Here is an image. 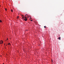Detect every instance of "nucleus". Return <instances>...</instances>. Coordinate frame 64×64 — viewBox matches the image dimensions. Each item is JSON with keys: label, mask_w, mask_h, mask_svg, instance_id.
Masks as SVG:
<instances>
[{"label": "nucleus", "mask_w": 64, "mask_h": 64, "mask_svg": "<svg viewBox=\"0 0 64 64\" xmlns=\"http://www.w3.org/2000/svg\"><path fill=\"white\" fill-rule=\"evenodd\" d=\"M3 42L2 40L0 41V44H3Z\"/></svg>", "instance_id": "f257e3e1"}, {"label": "nucleus", "mask_w": 64, "mask_h": 64, "mask_svg": "<svg viewBox=\"0 0 64 64\" xmlns=\"http://www.w3.org/2000/svg\"><path fill=\"white\" fill-rule=\"evenodd\" d=\"M5 10L6 11H7V9L6 8L5 9Z\"/></svg>", "instance_id": "1a4fd4ad"}, {"label": "nucleus", "mask_w": 64, "mask_h": 64, "mask_svg": "<svg viewBox=\"0 0 64 64\" xmlns=\"http://www.w3.org/2000/svg\"><path fill=\"white\" fill-rule=\"evenodd\" d=\"M22 17H24V16H23V15H22Z\"/></svg>", "instance_id": "9b49d317"}, {"label": "nucleus", "mask_w": 64, "mask_h": 64, "mask_svg": "<svg viewBox=\"0 0 64 64\" xmlns=\"http://www.w3.org/2000/svg\"><path fill=\"white\" fill-rule=\"evenodd\" d=\"M22 19H24V17H22Z\"/></svg>", "instance_id": "f8f14e48"}, {"label": "nucleus", "mask_w": 64, "mask_h": 64, "mask_svg": "<svg viewBox=\"0 0 64 64\" xmlns=\"http://www.w3.org/2000/svg\"><path fill=\"white\" fill-rule=\"evenodd\" d=\"M27 16H28V14H27Z\"/></svg>", "instance_id": "aec40b11"}, {"label": "nucleus", "mask_w": 64, "mask_h": 64, "mask_svg": "<svg viewBox=\"0 0 64 64\" xmlns=\"http://www.w3.org/2000/svg\"><path fill=\"white\" fill-rule=\"evenodd\" d=\"M58 39L59 40H61V38L60 37H59L58 38Z\"/></svg>", "instance_id": "7ed1b4c3"}, {"label": "nucleus", "mask_w": 64, "mask_h": 64, "mask_svg": "<svg viewBox=\"0 0 64 64\" xmlns=\"http://www.w3.org/2000/svg\"><path fill=\"white\" fill-rule=\"evenodd\" d=\"M44 28H46V26H44Z\"/></svg>", "instance_id": "9d476101"}, {"label": "nucleus", "mask_w": 64, "mask_h": 64, "mask_svg": "<svg viewBox=\"0 0 64 64\" xmlns=\"http://www.w3.org/2000/svg\"><path fill=\"white\" fill-rule=\"evenodd\" d=\"M0 22H2V20H0Z\"/></svg>", "instance_id": "6e6552de"}, {"label": "nucleus", "mask_w": 64, "mask_h": 64, "mask_svg": "<svg viewBox=\"0 0 64 64\" xmlns=\"http://www.w3.org/2000/svg\"><path fill=\"white\" fill-rule=\"evenodd\" d=\"M27 20V18L25 19V21H26Z\"/></svg>", "instance_id": "f03ea898"}, {"label": "nucleus", "mask_w": 64, "mask_h": 64, "mask_svg": "<svg viewBox=\"0 0 64 64\" xmlns=\"http://www.w3.org/2000/svg\"><path fill=\"white\" fill-rule=\"evenodd\" d=\"M24 18L25 19H27V17H24Z\"/></svg>", "instance_id": "0eeeda50"}, {"label": "nucleus", "mask_w": 64, "mask_h": 64, "mask_svg": "<svg viewBox=\"0 0 64 64\" xmlns=\"http://www.w3.org/2000/svg\"><path fill=\"white\" fill-rule=\"evenodd\" d=\"M26 15H27V14H26Z\"/></svg>", "instance_id": "6ab92c4d"}, {"label": "nucleus", "mask_w": 64, "mask_h": 64, "mask_svg": "<svg viewBox=\"0 0 64 64\" xmlns=\"http://www.w3.org/2000/svg\"><path fill=\"white\" fill-rule=\"evenodd\" d=\"M11 12H13V10H11Z\"/></svg>", "instance_id": "39448f33"}, {"label": "nucleus", "mask_w": 64, "mask_h": 64, "mask_svg": "<svg viewBox=\"0 0 64 64\" xmlns=\"http://www.w3.org/2000/svg\"><path fill=\"white\" fill-rule=\"evenodd\" d=\"M30 18H31V17H30Z\"/></svg>", "instance_id": "f3484780"}, {"label": "nucleus", "mask_w": 64, "mask_h": 64, "mask_svg": "<svg viewBox=\"0 0 64 64\" xmlns=\"http://www.w3.org/2000/svg\"><path fill=\"white\" fill-rule=\"evenodd\" d=\"M27 17H28L27 16Z\"/></svg>", "instance_id": "412c9836"}, {"label": "nucleus", "mask_w": 64, "mask_h": 64, "mask_svg": "<svg viewBox=\"0 0 64 64\" xmlns=\"http://www.w3.org/2000/svg\"><path fill=\"white\" fill-rule=\"evenodd\" d=\"M8 45H10V43H9L8 44Z\"/></svg>", "instance_id": "423d86ee"}, {"label": "nucleus", "mask_w": 64, "mask_h": 64, "mask_svg": "<svg viewBox=\"0 0 64 64\" xmlns=\"http://www.w3.org/2000/svg\"><path fill=\"white\" fill-rule=\"evenodd\" d=\"M24 17H26V16H24Z\"/></svg>", "instance_id": "4468645a"}, {"label": "nucleus", "mask_w": 64, "mask_h": 64, "mask_svg": "<svg viewBox=\"0 0 64 64\" xmlns=\"http://www.w3.org/2000/svg\"><path fill=\"white\" fill-rule=\"evenodd\" d=\"M52 62H53V60H52Z\"/></svg>", "instance_id": "2eb2a0df"}, {"label": "nucleus", "mask_w": 64, "mask_h": 64, "mask_svg": "<svg viewBox=\"0 0 64 64\" xmlns=\"http://www.w3.org/2000/svg\"><path fill=\"white\" fill-rule=\"evenodd\" d=\"M30 21H32V20H30Z\"/></svg>", "instance_id": "ddd939ff"}, {"label": "nucleus", "mask_w": 64, "mask_h": 64, "mask_svg": "<svg viewBox=\"0 0 64 64\" xmlns=\"http://www.w3.org/2000/svg\"><path fill=\"white\" fill-rule=\"evenodd\" d=\"M24 20H25V19H24Z\"/></svg>", "instance_id": "dca6fc26"}, {"label": "nucleus", "mask_w": 64, "mask_h": 64, "mask_svg": "<svg viewBox=\"0 0 64 64\" xmlns=\"http://www.w3.org/2000/svg\"><path fill=\"white\" fill-rule=\"evenodd\" d=\"M7 39L8 40V38H7Z\"/></svg>", "instance_id": "a211bd4d"}, {"label": "nucleus", "mask_w": 64, "mask_h": 64, "mask_svg": "<svg viewBox=\"0 0 64 64\" xmlns=\"http://www.w3.org/2000/svg\"><path fill=\"white\" fill-rule=\"evenodd\" d=\"M17 19H19V16H17Z\"/></svg>", "instance_id": "20e7f679"}]
</instances>
